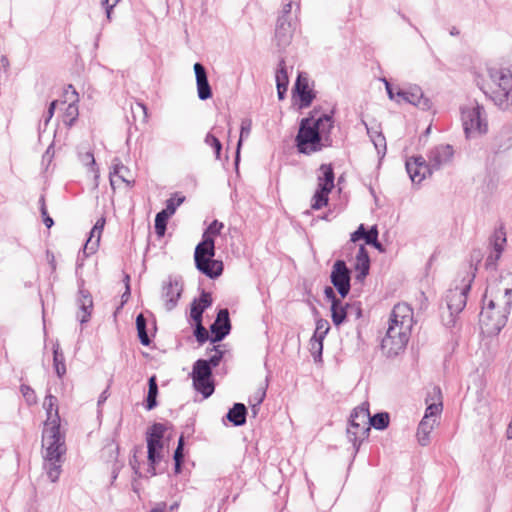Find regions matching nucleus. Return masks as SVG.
Returning <instances> with one entry per match:
<instances>
[{
  "label": "nucleus",
  "mask_w": 512,
  "mask_h": 512,
  "mask_svg": "<svg viewBox=\"0 0 512 512\" xmlns=\"http://www.w3.org/2000/svg\"><path fill=\"white\" fill-rule=\"evenodd\" d=\"M66 453L65 436L60 427H44L42 432L43 469L53 483L57 482Z\"/></svg>",
  "instance_id": "7ed1b4c3"
},
{
  "label": "nucleus",
  "mask_w": 512,
  "mask_h": 512,
  "mask_svg": "<svg viewBox=\"0 0 512 512\" xmlns=\"http://www.w3.org/2000/svg\"><path fill=\"white\" fill-rule=\"evenodd\" d=\"M267 380L263 385H261L249 398V404H256L261 405L263 400L266 397V390H267Z\"/></svg>",
  "instance_id": "09e8293b"
},
{
  "label": "nucleus",
  "mask_w": 512,
  "mask_h": 512,
  "mask_svg": "<svg viewBox=\"0 0 512 512\" xmlns=\"http://www.w3.org/2000/svg\"><path fill=\"white\" fill-rule=\"evenodd\" d=\"M318 176V189L311 200V208L319 210L327 205L328 195L334 188V172L330 165H321Z\"/></svg>",
  "instance_id": "9b49d317"
},
{
  "label": "nucleus",
  "mask_w": 512,
  "mask_h": 512,
  "mask_svg": "<svg viewBox=\"0 0 512 512\" xmlns=\"http://www.w3.org/2000/svg\"><path fill=\"white\" fill-rule=\"evenodd\" d=\"M362 123L365 126L367 134L369 135L371 141L373 142L375 149L377 150V153L379 155L384 156L386 153V139L384 135L380 131L374 128H370L365 121H362Z\"/></svg>",
  "instance_id": "2f4dec72"
},
{
  "label": "nucleus",
  "mask_w": 512,
  "mask_h": 512,
  "mask_svg": "<svg viewBox=\"0 0 512 512\" xmlns=\"http://www.w3.org/2000/svg\"><path fill=\"white\" fill-rule=\"evenodd\" d=\"M196 323V329H195V337L199 343H204L208 339V332L203 327L202 322H195Z\"/></svg>",
  "instance_id": "603ef678"
},
{
  "label": "nucleus",
  "mask_w": 512,
  "mask_h": 512,
  "mask_svg": "<svg viewBox=\"0 0 512 512\" xmlns=\"http://www.w3.org/2000/svg\"><path fill=\"white\" fill-rule=\"evenodd\" d=\"M389 425V414L386 412L377 413L373 417L370 416L369 428L373 426L377 430H383Z\"/></svg>",
  "instance_id": "4c0bfd02"
},
{
  "label": "nucleus",
  "mask_w": 512,
  "mask_h": 512,
  "mask_svg": "<svg viewBox=\"0 0 512 512\" xmlns=\"http://www.w3.org/2000/svg\"><path fill=\"white\" fill-rule=\"evenodd\" d=\"M204 312L203 307L199 308L195 302L193 301L191 304V312L190 316L193 319L194 322H202V314Z\"/></svg>",
  "instance_id": "864d4df0"
},
{
  "label": "nucleus",
  "mask_w": 512,
  "mask_h": 512,
  "mask_svg": "<svg viewBox=\"0 0 512 512\" xmlns=\"http://www.w3.org/2000/svg\"><path fill=\"white\" fill-rule=\"evenodd\" d=\"M370 428L368 427H360L352 426L350 423L349 428L347 429V436L350 442L353 443L354 447L358 450L362 441H364L369 435Z\"/></svg>",
  "instance_id": "7c9ffc66"
},
{
  "label": "nucleus",
  "mask_w": 512,
  "mask_h": 512,
  "mask_svg": "<svg viewBox=\"0 0 512 512\" xmlns=\"http://www.w3.org/2000/svg\"><path fill=\"white\" fill-rule=\"evenodd\" d=\"M105 222H106L105 218L101 217L94 224V226L90 232V236L84 245L83 252L85 254L87 252H88V254H92L96 251V249L99 245V242H100L102 231L105 226Z\"/></svg>",
  "instance_id": "a878e982"
},
{
  "label": "nucleus",
  "mask_w": 512,
  "mask_h": 512,
  "mask_svg": "<svg viewBox=\"0 0 512 512\" xmlns=\"http://www.w3.org/2000/svg\"><path fill=\"white\" fill-rule=\"evenodd\" d=\"M330 278L341 297H346L350 291V271L343 260L334 263Z\"/></svg>",
  "instance_id": "ddd939ff"
},
{
  "label": "nucleus",
  "mask_w": 512,
  "mask_h": 512,
  "mask_svg": "<svg viewBox=\"0 0 512 512\" xmlns=\"http://www.w3.org/2000/svg\"><path fill=\"white\" fill-rule=\"evenodd\" d=\"M406 171L414 184H420L434 171L422 156L411 157L406 160Z\"/></svg>",
  "instance_id": "4468645a"
},
{
  "label": "nucleus",
  "mask_w": 512,
  "mask_h": 512,
  "mask_svg": "<svg viewBox=\"0 0 512 512\" xmlns=\"http://www.w3.org/2000/svg\"><path fill=\"white\" fill-rule=\"evenodd\" d=\"M432 398L436 399L432 403H428L429 398H426L427 408L425 414L421 419L417 429V440L420 445L426 446L430 442V434L434 428L439 424V418L443 410V404L441 401V390L438 387H434L432 391Z\"/></svg>",
  "instance_id": "0eeeda50"
},
{
  "label": "nucleus",
  "mask_w": 512,
  "mask_h": 512,
  "mask_svg": "<svg viewBox=\"0 0 512 512\" xmlns=\"http://www.w3.org/2000/svg\"><path fill=\"white\" fill-rule=\"evenodd\" d=\"M330 330L329 322L325 319H318L316 321V329L313 336L319 339H325L326 335Z\"/></svg>",
  "instance_id": "49530a36"
},
{
  "label": "nucleus",
  "mask_w": 512,
  "mask_h": 512,
  "mask_svg": "<svg viewBox=\"0 0 512 512\" xmlns=\"http://www.w3.org/2000/svg\"><path fill=\"white\" fill-rule=\"evenodd\" d=\"M390 100L397 104H411L422 110H428L431 107L430 100L424 96L422 89L417 85H407L404 87L393 86L385 78L382 79Z\"/></svg>",
  "instance_id": "6e6552de"
},
{
  "label": "nucleus",
  "mask_w": 512,
  "mask_h": 512,
  "mask_svg": "<svg viewBox=\"0 0 512 512\" xmlns=\"http://www.w3.org/2000/svg\"><path fill=\"white\" fill-rule=\"evenodd\" d=\"M0 63H1V66L2 68L6 71L9 67V60L6 56H1L0 58Z\"/></svg>",
  "instance_id": "774afa93"
},
{
  "label": "nucleus",
  "mask_w": 512,
  "mask_h": 512,
  "mask_svg": "<svg viewBox=\"0 0 512 512\" xmlns=\"http://www.w3.org/2000/svg\"><path fill=\"white\" fill-rule=\"evenodd\" d=\"M182 293V285L177 279H170L162 288V297L165 301V308L171 311L177 305Z\"/></svg>",
  "instance_id": "a211bd4d"
},
{
  "label": "nucleus",
  "mask_w": 512,
  "mask_h": 512,
  "mask_svg": "<svg viewBox=\"0 0 512 512\" xmlns=\"http://www.w3.org/2000/svg\"><path fill=\"white\" fill-rule=\"evenodd\" d=\"M511 305L512 286L504 284L502 280L489 283L479 315L482 333L487 336L497 335L506 325Z\"/></svg>",
  "instance_id": "f257e3e1"
},
{
  "label": "nucleus",
  "mask_w": 512,
  "mask_h": 512,
  "mask_svg": "<svg viewBox=\"0 0 512 512\" xmlns=\"http://www.w3.org/2000/svg\"><path fill=\"white\" fill-rule=\"evenodd\" d=\"M413 323V310L408 304L398 303L393 307L388 329L381 343L382 349L388 356H396L405 349Z\"/></svg>",
  "instance_id": "f03ea898"
},
{
  "label": "nucleus",
  "mask_w": 512,
  "mask_h": 512,
  "mask_svg": "<svg viewBox=\"0 0 512 512\" xmlns=\"http://www.w3.org/2000/svg\"><path fill=\"white\" fill-rule=\"evenodd\" d=\"M191 377L195 390L208 398L214 392V383L211 379L212 370L209 363L203 359L197 360L192 368Z\"/></svg>",
  "instance_id": "f8f14e48"
},
{
  "label": "nucleus",
  "mask_w": 512,
  "mask_h": 512,
  "mask_svg": "<svg viewBox=\"0 0 512 512\" xmlns=\"http://www.w3.org/2000/svg\"><path fill=\"white\" fill-rule=\"evenodd\" d=\"M80 161L86 165L91 166L92 172H94L95 187L98 186L99 170L95 167V158L92 152H85L79 154Z\"/></svg>",
  "instance_id": "ea45409f"
},
{
  "label": "nucleus",
  "mask_w": 512,
  "mask_h": 512,
  "mask_svg": "<svg viewBox=\"0 0 512 512\" xmlns=\"http://www.w3.org/2000/svg\"><path fill=\"white\" fill-rule=\"evenodd\" d=\"M118 1L119 0H101V4L105 7L108 18H110L111 10L118 3Z\"/></svg>",
  "instance_id": "680f3d73"
},
{
  "label": "nucleus",
  "mask_w": 512,
  "mask_h": 512,
  "mask_svg": "<svg viewBox=\"0 0 512 512\" xmlns=\"http://www.w3.org/2000/svg\"><path fill=\"white\" fill-rule=\"evenodd\" d=\"M170 217L165 212H158L155 217V232L158 237H163L166 232L167 220Z\"/></svg>",
  "instance_id": "37998d69"
},
{
  "label": "nucleus",
  "mask_w": 512,
  "mask_h": 512,
  "mask_svg": "<svg viewBox=\"0 0 512 512\" xmlns=\"http://www.w3.org/2000/svg\"><path fill=\"white\" fill-rule=\"evenodd\" d=\"M295 91L298 93L300 97L301 106L308 107L314 98V94L312 90L309 88L308 77L304 73L298 74L295 83Z\"/></svg>",
  "instance_id": "393cba45"
},
{
  "label": "nucleus",
  "mask_w": 512,
  "mask_h": 512,
  "mask_svg": "<svg viewBox=\"0 0 512 512\" xmlns=\"http://www.w3.org/2000/svg\"><path fill=\"white\" fill-rule=\"evenodd\" d=\"M183 201L184 197H171L166 201V207L161 212H165L166 215L171 217L175 213L177 207H179Z\"/></svg>",
  "instance_id": "de8ad7c7"
},
{
  "label": "nucleus",
  "mask_w": 512,
  "mask_h": 512,
  "mask_svg": "<svg viewBox=\"0 0 512 512\" xmlns=\"http://www.w3.org/2000/svg\"><path fill=\"white\" fill-rule=\"evenodd\" d=\"M310 352L314 357L315 361L321 360L322 351H323V339L316 338L314 336L311 337L309 341Z\"/></svg>",
  "instance_id": "c03bdc74"
},
{
  "label": "nucleus",
  "mask_w": 512,
  "mask_h": 512,
  "mask_svg": "<svg viewBox=\"0 0 512 512\" xmlns=\"http://www.w3.org/2000/svg\"><path fill=\"white\" fill-rule=\"evenodd\" d=\"M196 76L197 94L200 100H207L212 96V90L208 82L207 73L204 66L200 63L194 64Z\"/></svg>",
  "instance_id": "412c9836"
},
{
  "label": "nucleus",
  "mask_w": 512,
  "mask_h": 512,
  "mask_svg": "<svg viewBox=\"0 0 512 512\" xmlns=\"http://www.w3.org/2000/svg\"><path fill=\"white\" fill-rule=\"evenodd\" d=\"M365 235H366V230L364 228V225L361 224L358 229L352 233L351 235V241L352 242H356L358 241L359 239H365Z\"/></svg>",
  "instance_id": "052dcab7"
},
{
  "label": "nucleus",
  "mask_w": 512,
  "mask_h": 512,
  "mask_svg": "<svg viewBox=\"0 0 512 512\" xmlns=\"http://www.w3.org/2000/svg\"><path fill=\"white\" fill-rule=\"evenodd\" d=\"M80 311L77 315L80 323L84 324L89 321V318L91 316V312L93 309V301L91 295L81 290L80 291V297L78 299Z\"/></svg>",
  "instance_id": "c85d7f7f"
},
{
  "label": "nucleus",
  "mask_w": 512,
  "mask_h": 512,
  "mask_svg": "<svg viewBox=\"0 0 512 512\" xmlns=\"http://www.w3.org/2000/svg\"><path fill=\"white\" fill-rule=\"evenodd\" d=\"M41 214H42V217H43V222L45 224V226L47 228H51L52 225H53V219L51 217L48 216L47 214V210H46V207H45V203H44V198L42 197L41 198Z\"/></svg>",
  "instance_id": "13d9d810"
},
{
  "label": "nucleus",
  "mask_w": 512,
  "mask_h": 512,
  "mask_svg": "<svg viewBox=\"0 0 512 512\" xmlns=\"http://www.w3.org/2000/svg\"><path fill=\"white\" fill-rule=\"evenodd\" d=\"M252 128V120L250 118H245L241 121L240 128V138L237 143V153H236V161L239 159V152L242 146L243 139L248 138Z\"/></svg>",
  "instance_id": "58836bf2"
},
{
  "label": "nucleus",
  "mask_w": 512,
  "mask_h": 512,
  "mask_svg": "<svg viewBox=\"0 0 512 512\" xmlns=\"http://www.w3.org/2000/svg\"><path fill=\"white\" fill-rule=\"evenodd\" d=\"M109 178L113 190L120 187L121 184H125L126 187H132L135 183L129 168L123 165L119 158L113 159Z\"/></svg>",
  "instance_id": "2eb2a0df"
},
{
  "label": "nucleus",
  "mask_w": 512,
  "mask_h": 512,
  "mask_svg": "<svg viewBox=\"0 0 512 512\" xmlns=\"http://www.w3.org/2000/svg\"><path fill=\"white\" fill-rule=\"evenodd\" d=\"M289 84V78L287 69L285 66V61L282 59L279 63V68L276 71V86H277V94L280 100L284 99L285 93L287 91Z\"/></svg>",
  "instance_id": "c756f323"
},
{
  "label": "nucleus",
  "mask_w": 512,
  "mask_h": 512,
  "mask_svg": "<svg viewBox=\"0 0 512 512\" xmlns=\"http://www.w3.org/2000/svg\"><path fill=\"white\" fill-rule=\"evenodd\" d=\"M324 295H325L326 299L331 302V305L333 304V301L334 302L340 301V299L336 298L335 292H334L333 288H331V287L325 288Z\"/></svg>",
  "instance_id": "e2e57ef3"
},
{
  "label": "nucleus",
  "mask_w": 512,
  "mask_h": 512,
  "mask_svg": "<svg viewBox=\"0 0 512 512\" xmlns=\"http://www.w3.org/2000/svg\"><path fill=\"white\" fill-rule=\"evenodd\" d=\"M353 310H355L356 317L361 315V310L359 308L343 304L341 300L338 302L333 301V304L331 305V317L333 323L336 326H339Z\"/></svg>",
  "instance_id": "5701e85b"
},
{
  "label": "nucleus",
  "mask_w": 512,
  "mask_h": 512,
  "mask_svg": "<svg viewBox=\"0 0 512 512\" xmlns=\"http://www.w3.org/2000/svg\"><path fill=\"white\" fill-rule=\"evenodd\" d=\"M313 125L317 127V131H319V135L324 143L328 142L329 134L333 128V120L330 115H323L317 120H313Z\"/></svg>",
  "instance_id": "473e14b6"
},
{
  "label": "nucleus",
  "mask_w": 512,
  "mask_h": 512,
  "mask_svg": "<svg viewBox=\"0 0 512 512\" xmlns=\"http://www.w3.org/2000/svg\"><path fill=\"white\" fill-rule=\"evenodd\" d=\"M473 278L474 274H469L467 278L463 280L464 283L460 287L456 286L455 288H451L447 291L445 300L450 315L449 318L445 320L446 326H454L456 322L455 315L459 314L466 306L467 293L470 290Z\"/></svg>",
  "instance_id": "9d476101"
},
{
  "label": "nucleus",
  "mask_w": 512,
  "mask_h": 512,
  "mask_svg": "<svg viewBox=\"0 0 512 512\" xmlns=\"http://www.w3.org/2000/svg\"><path fill=\"white\" fill-rule=\"evenodd\" d=\"M247 409L242 403H235L227 413V419L235 426H241L246 422Z\"/></svg>",
  "instance_id": "72a5a7b5"
},
{
  "label": "nucleus",
  "mask_w": 512,
  "mask_h": 512,
  "mask_svg": "<svg viewBox=\"0 0 512 512\" xmlns=\"http://www.w3.org/2000/svg\"><path fill=\"white\" fill-rule=\"evenodd\" d=\"M506 233L503 228L496 230L491 238L492 249L498 253H503L506 246Z\"/></svg>",
  "instance_id": "c9c22d12"
},
{
  "label": "nucleus",
  "mask_w": 512,
  "mask_h": 512,
  "mask_svg": "<svg viewBox=\"0 0 512 512\" xmlns=\"http://www.w3.org/2000/svg\"><path fill=\"white\" fill-rule=\"evenodd\" d=\"M312 118H304L301 120L298 134L296 136V146L300 153L310 155L319 152L323 147L328 146L324 143L319 135V131L315 130Z\"/></svg>",
  "instance_id": "1a4fd4ad"
},
{
  "label": "nucleus",
  "mask_w": 512,
  "mask_h": 512,
  "mask_svg": "<svg viewBox=\"0 0 512 512\" xmlns=\"http://www.w3.org/2000/svg\"><path fill=\"white\" fill-rule=\"evenodd\" d=\"M210 353L209 359L206 360L209 366L211 368L218 366L223 357V351L220 349V346H213Z\"/></svg>",
  "instance_id": "8fccbe9b"
},
{
  "label": "nucleus",
  "mask_w": 512,
  "mask_h": 512,
  "mask_svg": "<svg viewBox=\"0 0 512 512\" xmlns=\"http://www.w3.org/2000/svg\"><path fill=\"white\" fill-rule=\"evenodd\" d=\"M43 407L46 411L47 419L44 427L58 426L60 427V417L58 413L57 398L51 394L47 395L43 402Z\"/></svg>",
  "instance_id": "4be33fe9"
},
{
  "label": "nucleus",
  "mask_w": 512,
  "mask_h": 512,
  "mask_svg": "<svg viewBox=\"0 0 512 512\" xmlns=\"http://www.w3.org/2000/svg\"><path fill=\"white\" fill-rule=\"evenodd\" d=\"M502 253H498L492 249L491 253L486 259V266L495 268L498 260L501 258Z\"/></svg>",
  "instance_id": "5fc2aeb1"
},
{
  "label": "nucleus",
  "mask_w": 512,
  "mask_h": 512,
  "mask_svg": "<svg viewBox=\"0 0 512 512\" xmlns=\"http://www.w3.org/2000/svg\"><path fill=\"white\" fill-rule=\"evenodd\" d=\"M210 328L214 335L213 342L221 341L229 333L231 325L227 309H221L218 312L216 320Z\"/></svg>",
  "instance_id": "aec40b11"
},
{
  "label": "nucleus",
  "mask_w": 512,
  "mask_h": 512,
  "mask_svg": "<svg viewBox=\"0 0 512 512\" xmlns=\"http://www.w3.org/2000/svg\"><path fill=\"white\" fill-rule=\"evenodd\" d=\"M223 223L214 220L203 234V240L196 246L194 259L196 268L210 278H217L222 274L223 263L215 260V245L213 237L219 235Z\"/></svg>",
  "instance_id": "39448f33"
},
{
  "label": "nucleus",
  "mask_w": 512,
  "mask_h": 512,
  "mask_svg": "<svg viewBox=\"0 0 512 512\" xmlns=\"http://www.w3.org/2000/svg\"><path fill=\"white\" fill-rule=\"evenodd\" d=\"M56 104H57V101L51 102L49 109L47 111V117L45 120V124H47L49 122V120L53 117Z\"/></svg>",
  "instance_id": "0e129e2a"
},
{
  "label": "nucleus",
  "mask_w": 512,
  "mask_h": 512,
  "mask_svg": "<svg viewBox=\"0 0 512 512\" xmlns=\"http://www.w3.org/2000/svg\"><path fill=\"white\" fill-rule=\"evenodd\" d=\"M204 142L207 146L211 147L214 150L216 159H220V154L222 150V144L220 140L212 133H208L204 139Z\"/></svg>",
  "instance_id": "a18cd8bd"
},
{
  "label": "nucleus",
  "mask_w": 512,
  "mask_h": 512,
  "mask_svg": "<svg viewBox=\"0 0 512 512\" xmlns=\"http://www.w3.org/2000/svg\"><path fill=\"white\" fill-rule=\"evenodd\" d=\"M461 121L467 138L483 135L488 131L485 109L476 100L469 101L461 108Z\"/></svg>",
  "instance_id": "423d86ee"
},
{
  "label": "nucleus",
  "mask_w": 512,
  "mask_h": 512,
  "mask_svg": "<svg viewBox=\"0 0 512 512\" xmlns=\"http://www.w3.org/2000/svg\"><path fill=\"white\" fill-rule=\"evenodd\" d=\"M295 30V25L291 19L285 16H279L276 29H275V41L278 47H286L291 43Z\"/></svg>",
  "instance_id": "f3484780"
},
{
  "label": "nucleus",
  "mask_w": 512,
  "mask_h": 512,
  "mask_svg": "<svg viewBox=\"0 0 512 512\" xmlns=\"http://www.w3.org/2000/svg\"><path fill=\"white\" fill-rule=\"evenodd\" d=\"M182 449H183V437H180L178 446L174 452V460H175V464H176V469H179L180 461L183 458Z\"/></svg>",
  "instance_id": "6e6d98bb"
},
{
  "label": "nucleus",
  "mask_w": 512,
  "mask_h": 512,
  "mask_svg": "<svg viewBox=\"0 0 512 512\" xmlns=\"http://www.w3.org/2000/svg\"><path fill=\"white\" fill-rule=\"evenodd\" d=\"M136 327L140 342L145 346L149 345L150 339L146 331V319L142 314H139L136 318Z\"/></svg>",
  "instance_id": "a19ab883"
},
{
  "label": "nucleus",
  "mask_w": 512,
  "mask_h": 512,
  "mask_svg": "<svg viewBox=\"0 0 512 512\" xmlns=\"http://www.w3.org/2000/svg\"><path fill=\"white\" fill-rule=\"evenodd\" d=\"M148 384H149V389H148V395H147L146 408L148 410H152L157 405L156 397L158 394V386H157V382H156V377L155 376L150 377Z\"/></svg>",
  "instance_id": "e433bc0d"
},
{
  "label": "nucleus",
  "mask_w": 512,
  "mask_h": 512,
  "mask_svg": "<svg viewBox=\"0 0 512 512\" xmlns=\"http://www.w3.org/2000/svg\"><path fill=\"white\" fill-rule=\"evenodd\" d=\"M166 503L160 502L154 505L150 512H165Z\"/></svg>",
  "instance_id": "69168bd1"
},
{
  "label": "nucleus",
  "mask_w": 512,
  "mask_h": 512,
  "mask_svg": "<svg viewBox=\"0 0 512 512\" xmlns=\"http://www.w3.org/2000/svg\"><path fill=\"white\" fill-rule=\"evenodd\" d=\"M291 9H292V3L291 2L285 4L284 7H283L282 15L281 16H285L288 19H291V17H290Z\"/></svg>",
  "instance_id": "338daca9"
},
{
  "label": "nucleus",
  "mask_w": 512,
  "mask_h": 512,
  "mask_svg": "<svg viewBox=\"0 0 512 512\" xmlns=\"http://www.w3.org/2000/svg\"><path fill=\"white\" fill-rule=\"evenodd\" d=\"M147 449L149 461V468L147 473L150 476H154L156 474L155 465L158 464L162 459L163 444L147 441Z\"/></svg>",
  "instance_id": "cd10ccee"
},
{
  "label": "nucleus",
  "mask_w": 512,
  "mask_h": 512,
  "mask_svg": "<svg viewBox=\"0 0 512 512\" xmlns=\"http://www.w3.org/2000/svg\"><path fill=\"white\" fill-rule=\"evenodd\" d=\"M197 301L202 304L204 310L207 309L212 304V298L210 293H207L205 291L201 293L200 298Z\"/></svg>",
  "instance_id": "bf43d9fd"
},
{
  "label": "nucleus",
  "mask_w": 512,
  "mask_h": 512,
  "mask_svg": "<svg viewBox=\"0 0 512 512\" xmlns=\"http://www.w3.org/2000/svg\"><path fill=\"white\" fill-rule=\"evenodd\" d=\"M378 238V230L376 226H373L369 231H366L365 242L366 244H376Z\"/></svg>",
  "instance_id": "4d7b16f0"
},
{
  "label": "nucleus",
  "mask_w": 512,
  "mask_h": 512,
  "mask_svg": "<svg viewBox=\"0 0 512 512\" xmlns=\"http://www.w3.org/2000/svg\"><path fill=\"white\" fill-rule=\"evenodd\" d=\"M65 96L70 103L64 109V113L62 116L63 123L66 126H72L74 122L77 120L79 115L78 110V94L72 85H69L68 89L65 92Z\"/></svg>",
  "instance_id": "6ab92c4d"
},
{
  "label": "nucleus",
  "mask_w": 512,
  "mask_h": 512,
  "mask_svg": "<svg viewBox=\"0 0 512 512\" xmlns=\"http://www.w3.org/2000/svg\"><path fill=\"white\" fill-rule=\"evenodd\" d=\"M20 390L29 405H34L37 403L36 394L30 386L23 384L21 385Z\"/></svg>",
  "instance_id": "3c124183"
},
{
  "label": "nucleus",
  "mask_w": 512,
  "mask_h": 512,
  "mask_svg": "<svg viewBox=\"0 0 512 512\" xmlns=\"http://www.w3.org/2000/svg\"><path fill=\"white\" fill-rule=\"evenodd\" d=\"M454 151L451 145L440 144L429 151L428 163L433 170H439L451 162Z\"/></svg>",
  "instance_id": "dca6fc26"
},
{
  "label": "nucleus",
  "mask_w": 512,
  "mask_h": 512,
  "mask_svg": "<svg viewBox=\"0 0 512 512\" xmlns=\"http://www.w3.org/2000/svg\"><path fill=\"white\" fill-rule=\"evenodd\" d=\"M479 87L501 110H512V73L508 69L488 68L487 77Z\"/></svg>",
  "instance_id": "20e7f679"
},
{
  "label": "nucleus",
  "mask_w": 512,
  "mask_h": 512,
  "mask_svg": "<svg viewBox=\"0 0 512 512\" xmlns=\"http://www.w3.org/2000/svg\"><path fill=\"white\" fill-rule=\"evenodd\" d=\"M165 426L161 423H155L149 430L147 441H153L155 443H162L164 436Z\"/></svg>",
  "instance_id": "79ce46f5"
},
{
  "label": "nucleus",
  "mask_w": 512,
  "mask_h": 512,
  "mask_svg": "<svg viewBox=\"0 0 512 512\" xmlns=\"http://www.w3.org/2000/svg\"><path fill=\"white\" fill-rule=\"evenodd\" d=\"M354 269L356 272L355 278L360 282L363 281L369 273L370 259L368 252L363 245L359 247L356 254Z\"/></svg>",
  "instance_id": "b1692460"
},
{
  "label": "nucleus",
  "mask_w": 512,
  "mask_h": 512,
  "mask_svg": "<svg viewBox=\"0 0 512 512\" xmlns=\"http://www.w3.org/2000/svg\"><path fill=\"white\" fill-rule=\"evenodd\" d=\"M370 420L369 403L363 402L351 413L350 423L352 426L368 427Z\"/></svg>",
  "instance_id": "bb28decb"
},
{
  "label": "nucleus",
  "mask_w": 512,
  "mask_h": 512,
  "mask_svg": "<svg viewBox=\"0 0 512 512\" xmlns=\"http://www.w3.org/2000/svg\"><path fill=\"white\" fill-rule=\"evenodd\" d=\"M53 362L57 375L62 377L66 373V366L64 363V355L60 349L59 343L53 345Z\"/></svg>",
  "instance_id": "f704fd0d"
}]
</instances>
